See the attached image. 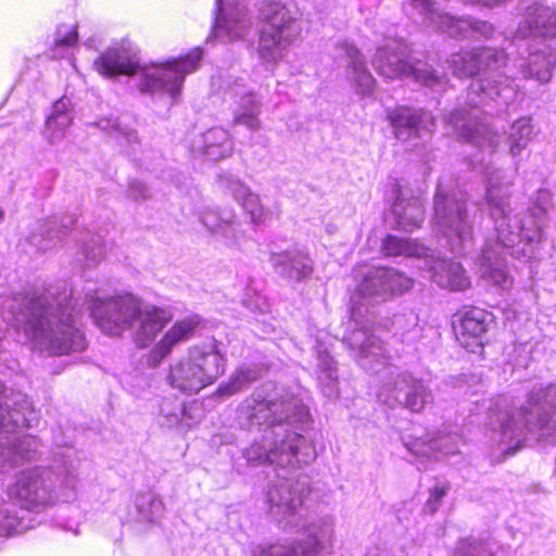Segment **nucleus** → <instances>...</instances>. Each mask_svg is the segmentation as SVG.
<instances>
[{
    "instance_id": "f257e3e1",
    "label": "nucleus",
    "mask_w": 556,
    "mask_h": 556,
    "mask_svg": "<svg viewBox=\"0 0 556 556\" xmlns=\"http://www.w3.org/2000/svg\"><path fill=\"white\" fill-rule=\"evenodd\" d=\"M525 39L540 47L529 46L528 61L521 60L518 68L507 64L503 49L490 47L460 51L446 60L453 75L459 78L488 73L485 78L470 84L465 103L444 116L458 139L493 153L501 136L481 119V114L493 116L507 111L517 96L515 79L518 76L541 83L551 79L556 66V10L540 2L528 5L513 37L514 41Z\"/></svg>"
},
{
    "instance_id": "f03ea898",
    "label": "nucleus",
    "mask_w": 556,
    "mask_h": 556,
    "mask_svg": "<svg viewBox=\"0 0 556 556\" xmlns=\"http://www.w3.org/2000/svg\"><path fill=\"white\" fill-rule=\"evenodd\" d=\"M84 306L102 332L118 337L129 329L139 346L150 344L172 318L166 309L147 304L131 293L101 299L89 290L79 303L66 281H56L8 299L3 321L39 350L64 355L86 348L79 328Z\"/></svg>"
},
{
    "instance_id": "7ed1b4c3",
    "label": "nucleus",
    "mask_w": 556,
    "mask_h": 556,
    "mask_svg": "<svg viewBox=\"0 0 556 556\" xmlns=\"http://www.w3.org/2000/svg\"><path fill=\"white\" fill-rule=\"evenodd\" d=\"M309 417L302 400L289 390L265 383L237 406L233 426L248 432H261L262 442H253L242 454L257 466L270 464L295 469L313 462L315 446L298 433L299 425Z\"/></svg>"
},
{
    "instance_id": "20e7f679",
    "label": "nucleus",
    "mask_w": 556,
    "mask_h": 556,
    "mask_svg": "<svg viewBox=\"0 0 556 556\" xmlns=\"http://www.w3.org/2000/svg\"><path fill=\"white\" fill-rule=\"evenodd\" d=\"M485 205L494 223L495 238L485 239L479 256V273L484 280L507 290L513 286V277L505 254L523 262L538 257L536 247L543 236L542 226L552 205V193L540 189L532 208L523 215H511L510 181H504L502 169L490 166L485 168Z\"/></svg>"
},
{
    "instance_id": "39448f33",
    "label": "nucleus",
    "mask_w": 556,
    "mask_h": 556,
    "mask_svg": "<svg viewBox=\"0 0 556 556\" xmlns=\"http://www.w3.org/2000/svg\"><path fill=\"white\" fill-rule=\"evenodd\" d=\"M80 459L76 450L67 447L53 453L49 466H36L20 471L7 494L21 507L0 498V536L20 534L34 527L30 511L40 513L58 501L76 498Z\"/></svg>"
},
{
    "instance_id": "423d86ee",
    "label": "nucleus",
    "mask_w": 556,
    "mask_h": 556,
    "mask_svg": "<svg viewBox=\"0 0 556 556\" xmlns=\"http://www.w3.org/2000/svg\"><path fill=\"white\" fill-rule=\"evenodd\" d=\"M203 52L192 49L184 56L170 59L166 63L142 64L137 50L129 42L109 48L94 60L97 72L105 77L131 76L140 92L153 97H167L173 104L180 96L186 75L197 71Z\"/></svg>"
},
{
    "instance_id": "0eeeda50",
    "label": "nucleus",
    "mask_w": 556,
    "mask_h": 556,
    "mask_svg": "<svg viewBox=\"0 0 556 556\" xmlns=\"http://www.w3.org/2000/svg\"><path fill=\"white\" fill-rule=\"evenodd\" d=\"M353 358L366 371L381 375L377 399L390 408L403 407L412 413H421L433 403L429 386L407 370L389 364L386 350L379 339L368 338L357 331L349 338Z\"/></svg>"
},
{
    "instance_id": "6e6552de",
    "label": "nucleus",
    "mask_w": 556,
    "mask_h": 556,
    "mask_svg": "<svg viewBox=\"0 0 556 556\" xmlns=\"http://www.w3.org/2000/svg\"><path fill=\"white\" fill-rule=\"evenodd\" d=\"M489 424L498 431L505 451L521 447L527 435L538 441L556 442V381L546 387L534 386L517 412L509 409L505 399L490 407Z\"/></svg>"
},
{
    "instance_id": "1a4fd4ad",
    "label": "nucleus",
    "mask_w": 556,
    "mask_h": 556,
    "mask_svg": "<svg viewBox=\"0 0 556 556\" xmlns=\"http://www.w3.org/2000/svg\"><path fill=\"white\" fill-rule=\"evenodd\" d=\"M355 290L351 295V319L355 329L344 337L366 332L368 338L378 339L369 327V306L388 301L393 295L402 294L413 287V279L391 267H362L354 271Z\"/></svg>"
},
{
    "instance_id": "9d476101",
    "label": "nucleus",
    "mask_w": 556,
    "mask_h": 556,
    "mask_svg": "<svg viewBox=\"0 0 556 556\" xmlns=\"http://www.w3.org/2000/svg\"><path fill=\"white\" fill-rule=\"evenodd\" d=\"M468 194L460 188L440 181L433 198V223L455 254H468L473 247V218L468 207Z\"/></svg>"
},
{
    "instance_id": "9b49d317",
    "label": "nucleus",
    "mask_w": 556,
    "mask_h": 556,
    "mask_svg": "<svg viewBox=\"0 0 556 556\" xmlns=\"http://www.w3.org/2000/svg\"><path fill=\"white\" fill-rule=\"evenodd\" d=\"M258 15L264 22L260 31L258 55L266 63L277 64L302 33L299 11L293 4L263 0Z\"/></svg>"
},
{
    "instance_id": "f8f14e48",
    "label": "nucleus",
    "mask_w": 556,
    "mask_h": 556,
    "mask_svg": "<svg viewBox=\"0 0 556 556\" xmlns=\"http://www.w3.org/2000/svg\"><path fill=\"white\" fill-rule=\"evenodd\" d=\"M408 52V47L403 40L388 39L384 45L377 47L371 61L372 66L386 79L413 77L417 83L433 91H444L448 81L445 73L438 72L427 62L410 63Z\"/></svg>"
},
{
    "instance_id": "ddd939ff",
    "label": "nucleus",
    "mask_w": 556,
    "mask_h": 556,
    "mask_svg": "<svg viewBox=\"0 0 556 556\" xmlns=\"http://www.w3.org/2000/svg\"><path fill=\"white\" fill-rule=\"evenodd\" d=\"M225 365L226 359L215 344L194 345L186 358L170 368L168 381L182 393H198L225 372Z\"/></svg>"
},
{
    "instance_id": "4468645a",
    "label": "nucleus",
    "mask_w": 556,
    "mask_h": 556,
    "mask_svg": "<svg viewBox=\"0 0 556 556\" xmlns=\"http://www.w3.org/2000/svg\"><path fill=\"white\" fill-rule=\"evenodd\" d=\"M428 26L458 39H489L494 34L492 24L471 17H454L441 11L434 0H407Z\"/></svg>"
},
{
    "instance_id": "2eb2a0df",
    "label": "nucleus",
    "mask_w": 556,
    "mask_h": 556,
    "mask_svg": "<svg viewBox=\"0 0 556 556\" xmlns=\"http://www.w3.org/2000/svg\"><path fill=\"white\" fill-rule=\"evenodd\" d=\"M309 492V478L306 475L270 481L266 493L269 514L280 523L296 526L293 518L299 515Z\"/></svg>"
},
{
    "instance_id": "dca6fc26",
    "label": "nucleus",
    "mask_w": 556,
    "mask_h": 556,
    "mask_svg": "<svg viewBox=\"0 0 556 556\" xmlns=\"http://www.w3.org/2000/svg\"><path fill=\"white\" fill-rule=\"evenodd\" d=\"M393 135L401 141H409L430 135L435 128V118L432 113L421 108L397 105L387 111Z\"/></svg>"
},
{
    "instance_id": "f3484780",
    "label": "nucleus",
    "mask_w": 556,
    "mask_h": 556,
    "mask_svg": "<svg viewBox=\"0 0 556 556\" xmlns=\"http://www.w3.org/2000/svg\"><path fill=\"white\" fill-rule=\"evenodd\" d=\"M39 412L23 392L5 388L0 382V430L12 431L18 427L37 426Z\"/></svg>"
},
{
    "instance_id": "a211bd4d",
    "label": "nucleus",
    "mask_w": 556,
    "mask_h": 556,
    "mask_svg": "<svg viewBox=\"0 0 556 556\" xmlns=\"http://www.w3.org/2000/svg\"><path fill=\"white\" fill-rule=\"evenodd\" d=\"M251 25L247 9L232 0H216V16L213 33L223 40L242 38Z\"/></svg>"
},
{
    "instance_id": "6ab92c4d",
    "label": "nucleus",
    "mask_w": 556,
    "mask_h": 556,
    "mask_svg": "<svg viewBox=\"0 0 556 556\" xmlns=\"http://www.w3.org/2000/svg\"><path fill=\"white\" fill-rule=\"evenodd\" d=\"M268 261L275 274L290 283L306 281L314 273V261L308 252L295 247L271 252Z\"/></svg>"
},
{
    "instance_id": "aec40b11",
    "label": "nucleus",
    "mask_w": 556,
    "mask_h": 556,
    "mask_svg": "<svg viewBox=\"0 0 556 556\" xmlns=\"http://www.w3.org/2000/svg\"><path fill=\"white\" fill-rule=\"evenodd\" d=\"M18 427L12 431L0 430V472H5L24 462L35 460L39 456V441L33 435L16 439L8 435L24 428Z\"/></svg>"
},
{
    "instance_id": "412c9836",
    "label": "nucleus",
    "mask_w": 556,
    "mask_h": 556,
    "mask_svg": "<svg viewBox=\"0 0 556 556\" xmlns=\"http://www.w3.org/2000/svg\"><path fill=\"white\" fill-rule=\"evenodd\" d=\"M417 266L441 288L462 291L470 287V279L460 263L435 256L431 250L424 264Z\"/></svg>"
},
{
    "instance_id": "4be33fe9",
    "label": "nucleus",
    "mask_w": 556,
    "mask_h": 556,
    "mask_svg": "<svg viewBox=\"0 0 556 556\" xmlns=\"http://www.w3.org/2000/svg\"><path fill=\"white\" fill-rule=\"evenodd\" d=\"M203 226L215 237L228 245H239L245 238V232L233 208L205 207L199 213Z\"/></svg>"
},
{
    "instance_id": "5701e85b",
    "label": "nucleus",
    "mask_w": 556,
    "mask_h": 556,
    "mask_svg": "<svg viewBox=\"0 0 556 556\" xmlns=\"http://www.w3.org/2000/svg\"><path fill=\"white\" fill-rule=\"evenodd\" d=\"M331 536V528L326 526L319 534L312 528L306 539L286 544L257 545L253 556H316L324 542Z\"/></svg>"
},
{
    "instance_id": "b1692460",
    "label": "nucleus",
    "mask_w": 556,
    "mask_h": 556,
    "mask_svg": "<svg viewBox=\"0 0 556 556\" xmlns=\"http://www.w3.org/2000/svg\"><path fill=\"white\" fill-rule=\"evenodd\" d=\"M229 96L236 106L232 110L233 125L245 126L251 131L261 128L260 114L262 109L261 100L245 88L244 85L235 83L229 89Z\"/></svg>"
},
{
    "instance_id": "393cba45",
    "label": "nucleus",
    "mask_w": 556,
    "mask_h": 556,
    "mask_svg": "<svg viewBox=\"0 0 556 556\" xmlns=\"http://www.w3.org/2000/svg\"><path fill=\"white\" fill-rule=\"evenodd\" d=\"M75 222L76 217L73 214L53 216L51 219L40 222L28 237V241L39 251L51 250L67 236Z\"/></svg>"
},
{
    "instance_id": "a878e982",
    "label": "nucleus",
    "mask_w": 556,
    "mask_h": 556,
    "mask_svg": "<svg viewBox=\"0 0 556 556\" xmlns=\"http://www.w3.org/2000/svg\"><path fill=\"white\" fill-rule=\"evenodd\" d=\"M392 225L403 231L420 228L425 220V208L416 197H405L399 191L391 208Z\"/></svg>"
},
{
    "instance_id": "bb28decb",
    "label": "nucleus",
    "mask_w": 556,
    "mask_h": 556,
    "mask_svg": "<svg viewBox=\"0 0 556 556\" xmlns=\"http://www.w3.org/2000/svg\"><path fill=\"white\" fill-rule=\"evenodd\" d=\"M348 62L346 75L355 91L363 96H370L376 87V79L367 67L364 54L354 45H342Z\"/></svg>"
},
{
    "instance_id": "cd10ccee",
    "label": "nucleus",
    "mask_w": 556,
    "mask_h": 556,
    "mask_svg": "<svg viewBox=\"0 0 556 556\" xmlns=\"http://www.w3.org/2000/svg\"><path fill=\"white\" fill-rule=\"evenodd\" d=\"M233 150V143L226 129L214 127L200 135L192 143V151L212 161H219L229 156Z\"/></svg>"
},
{
    "instance_id": "c85d7f7f",
    "label": "nucleus",
    "mask_w": 556,
    "mask_h": 556,
    "mask_svg": "<svg viewBox=\"0 0 556 556\" xmlns=\"http://www.w3.org/2000/svg\"><path fill=\"white\" fill-rule=\"evenodd\" d=\"M457 328V339L463 345L469 346L467 339H473L476 345H482V337L488 331L493 321L492 315L479 307L465 309L459 319Z\"/></svg>"
},
{
    "instance_id": "c756f323",
    "label": "nucleus",
    "mask_w": 556,
    "mask_h": 556,
    "mask_svg": "<svg viewBox=\"0 0 556 556\" xmlns=\"http://www.w3.org/2000/svg\"><path fill=\"white\" fill-rule=\"evenodd\" d=\"M316 376L319 388L325 396L334 399L339 395V368L336 359L330 355L328 349L321 342L315 346Z\"/></svg>"
},
{
    "instance_id": "7c9ffc66",
    "label": "nucleus",
    "mask_w": 556,
    "mask_h": 556,
    "mask_svg": "<svg viewBox=\"0 0 556 556\" xmlns=\"http://www.w3.org/2000/svg\"><path fill=\"white\" fill-rule=\"evenodd\" d=\"M201 323L202 318L197 314L177 320L154 346L152 355L159 359L164 358L177 343L190 339Z\"/></svg>"
},
{
    "instance_id": "2f4dec72",
    "label": "nucleus",
    "mask_w": 556,
    "mask_h": 556,
    "mask_svg": "<svg viewBox=\"0 0 556 556\" xmlns=\"http://www.w3.org/2000/svg\"><path fill=\"white\" fill-rule=\"evenodd\" d=\"M71 101L67 98H61L53 106L50 115L46 122L45 137L54 143L61 140L65 130L70 127L73 121V115L70 110Z\"/></svg>"
},
{
    "instance_id": "473e14b6",
    "label": "nucleus",
    "mask_w": 556,
    "mask_h": 556,
    "mask_svg": "<svg viewBox=\"0 0 556 556\" xmlns=\"http://www.w3.org/2000/svg\"><path fill=\"white\" fill-rule=\"evenodd\" d=\"M382 250L388 256H406L415 257L419 264L422 265L425 258L428 256L430 249L419 244L413 240L399 238L396 236L389 235L382 243Z\"/></svg>"
},
{
    "instance_id": "72a5a7b5",
    "label": "nucleus",
    "mask_w": 556,
    "mask_h": 556,
    "mask_svg": "<svg viewBox=\"0 0 556 556\" xmlns=\"http://www.w3.org/2000/svg\"><path fill=\"white\" fill-rule=\"evenodd\" d=\"M137 520L155 523L164 513V504L161 497L153 491L139 493L135 500Z\"/></svg>"
},
{
    "instance_id": "f704fd0d",
    "label": "nucleus",
    "mask_w": 556,
    "mask_h": 556,
    "mask_svg": "<svg viewBox=\"0 0 556 556\" xmlns=\"http://www.w3.org/2000/svg\"><path fill=\"white\" fill-rule=\"evenodd\" d=\"M261 369L257 365H243L237 368L226 383L218 388L222 395L230 396L247 389L251 383L260 379Z\"/></svg>"
},
{
    "instance_id": "c9c22d12",
    "label": "nucleus",
    "mask_w": 556,
    "mask_h": 556,
    "mask_svg": "<svg viewBox=\"0 0 556 556\" xmlns=\"http://www.w3.org/2000/svg\"><path fill=\"white\" fill-rule=\"evenodd\" d=\"M534 129L530 117H520L515 121L507 134V143L509 153L513 157L520 154L522 150L532 141Z\"/></svg>"
},
{
    "instance_id": "e433bc0d",
    "label": "nucleus",
    "mask_w": 556,
    "mask_h": 556,
    "mask_svg": "<svg viewBox=\"0 0 556 556\" xmlns=\"http://www.w3.org/2000/svg\"><path fill=\"white\" fill-rule=\"evenodd\" d=\"M77 240L79 244V254L81 255L79 261H84L86 266H96L103 260L105 249L103 239L99 233H91L90 231H87L81 233Z\"/></svg>"
},
{
    "instance_id": "4c0bfd02",
    "label": "nucleus",
    "mask_w": 556,
    "mask_h": 556,
    "mask_svg": "<svg viewBox=\"0 0 556 556\" xmlns=\"http://www.w3.org/2000/svg\"><path fill=\"white\" fill-rule=\"evenodd\" d=\"M98 125L102 130L110 132L122 146H127L130 149L129 152H136L137 147L140 144L137 132L126 126H122L118 118H103L99 121Z\"/></svg>"
},
{
    "instance_id": "58836bf2",
    "label": "nucleus",
    "mask_w": 556,
    "mask_h": 556,
    "mask_svg": "<svg viewBox=\"0 0 556 556\" xmlns=\"http://www.w3.org/2000/svg\"><path fill=\"white\" fill-rule=\"evenodd\" d=\"M78 40L76 26L61 24L56 27L51 46V56L54 59L63 58L66 51L74 47Z\"/></svg>"
},
{
    "instance_id": "ea45409f",
    "label": "nucleus",
    "mask_w": 556,
    "mask_h": 556,
    "mask_svg": "<svg viewBox=\"0 0 556 556\" xmlns=\"http://www.w3.org/2000/svg\"><path fill=\"white\" fill-rule=\"evenodd\" d=\"M392 327L396 334L407 336L409 340L420 337L419 317L412 309H405L395 314L392 319Z\"/></svg>"
},
{
    "instance_id": "a19ab883",
    "label": "nucleus",
    "mask_w": 556,
    "mask_h": 556,
    "mask_svg": "<svg viewBox=\"0 0 556 556\" xmlns=\"http://www.w3.org/2000/svg\"><path fill=\"white\" fill-rule=\"evenodd\" d=\"M218 182L220 187L229 193L238 203L251 192L250 187L244 184L238 176L223 172L218 175Z\"/></svg>"
},
{
    "instance_id": "79ce46f5",
    "label": "nucleus",
    "mask_w": 556,
    "mask_h": 556,
    "mask_svg": "<svg viewBox=\"0 0 556 556\" xmlns=\"http://www.w3.org/2000/svg\"><path fill=\"white\" fill-rule=\"evenodd\" d=\"M450 438L431 440L420 450H414L413 452L417 455H421L422 457H427L429 459L433 458L437 460L440 458V455L455 454L457 452V447L450 444Z\"/></svg>"
},
{
    "instance_id": "37998d69",
    "label": "nucleus",
    "mask_w": 556,
    "mask_h": 556,
    "mask_svg": "<svg viewBox=\"0 0 556 556\" xmlns=\"http://www.w3.org/2000/svg\"><path fill=\"white\" fill-rule=\"evenodd\" d=\"M239 204L249 214L253 224H260L265 220L267 213L261 204L258 194L251 191Z\"/></svg>"
},
{
    "instance_id": "c03bdc74",
    "label": "nucleus",
    "mask_w": 556,
    "mask_h": 556,
    "mask_svg": "<svg viewBox=\"0 0 556 556\" xmlns=\"http://www.w3.org/2000/svg\"><path fill=\"white\" fill-rule=\"evenodd\" d=\"M241 302L253 314L264 315L269 312L267 299L252 289L245 291Z\"/></svg>"
},
{
    "instance_id": "a18cd8bd",
    "label": "nucleus",
    "mask_w": 556,
    "mask_h": 556,
    "mask_svg": "<svg viewBox=\"0 0 556 556\" xmlns=\"http://www.w3.org/2000/svg\"><path fill=\"white\" fill-rule=\"evenodd\" d=\"M456 556H493V554L486 548L484 543L466 539L459 542Z\"/></svg>"
},
{
    "instance_id": "49530a36",
    "label": "nucleus",
    "mask_w": 556,
    "mask_h": 556,
    "mask_svg": "<svg viewBox=\"0 0 556 556\" xmlns=\"http://www.w3.org/2000/svg\"><path fill=\"white\" fill-rule=\"evenodd\" d=\"M448 492V485L437 483L430 489L429 497L425 504V511L434 514L441 506L443 498Z\"/></svg>"
},
{
    "instance_id": "de8ad7c7",
    "label": "nucleus",
    "mask_w": 556,
    "mask_h": 556,
    "mask_svg": "<svg viewBox=\"0 0 556 556\" xmlns=\"http://www.w3.org/2000/svg\"><path fill=\"white\" fill-rule=\"evenodd\" d=\"M151 195L147 185L140 180L132 179L127 188V197L136 202L144 201Z\"/></svg>"
},
{
    "instance_id": "09e8293b",
    "label": "nucleus",
    "mask_w": 556,
    "mask_h": 556,
    "mask_svg": "<svg viewBox=\"0 0 556 556\" xmlns=\"http://www.w3.org/2000/svg\"><path fill=\"white\" fill-rule=\"evenodd\" d=\"M365 556H392L391 551L387 546L369 547Z\"/></svg>"
},
{
    "instance_id": "8fccbe9b",
    "label": "nucleus",
    "mask_w": 556,
    "mask_h": 556,
    "mask_svg": "<svg viewBox=\"0 0 556 556\" xmlns=\"http://www.w3.org/2000/svg\"><path fill=\"white\" fill-rule=\"evenodd\" d=\"M506 0H464L465 3H471V4H482L485 7H492L500 4L502 2H505Z\"/></svg>"
},
{
    "instance_id": "3c124183",
    "label": "nucleus",
    "mask_w": 556,
    "mask_h": 556,
    "mask_svg": "<svg viewBox=\"0 0 556 556\" xmlns=\"http://www.w3.org/2000/svg\"><path fill=\"white\" fill-rule=\"evenodd\" d=\"M170 417L174 419V420H178V414H170Z\"/></svg>"
},
{
    "instance_id": "603ef678",
    "label": "nucleus",
    "mask_w": 556,
    "mask_h": 556,
    "mask_svg": "<svg viewBox=\"0 0 556 556\" xmlns=\"http://www.w3.org/2000/svg\"><path fill=\"white\" fill-rule=\"evenodd\" d=\"M4 213L2 210H0V222L3 219Z\"/></svg>"
},
{
    "instance_id": "864d4df0",
    "label": "nucleus",
    "mask_w": 556,
    "mask_h": 556,
    "mask_svg": "<svg viewBox=\"0 0 556 556\" xmlns=\"http://www.w3.org/2000/svg\"><path fill=\"white\" fill-rule=\"evenodd\" d=\"M178 410H179V413H182L184 407L180 405V406L178 407Z\"/></svg>"
}]
</instances>
